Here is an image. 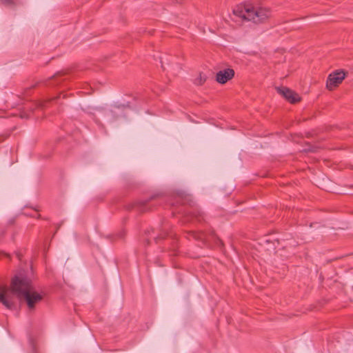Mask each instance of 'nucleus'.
Returning a JSON list of instances; mask_svg holds the SVG:
<instances>
[{"label": "nucleus", "mask_w": 353, "mask_h": 353, "mask_svg": "<svg viewBox=\"0 0 353 353\" xmlns=\"http://www.w3.org/2000/svg\"><path fill=\"white\" fill-rule=\"evenodd\" d=\"M42 298L43 296L34 289L30 279L23 272H20L14 276L10 288L0 287V302L8 309H13L16 305L17 299H19L25 301L28 308L32 310Z\"/></svg>", "instance_id": "nucleus-1"}, {"label": "nucleus", "mask_w": 353, "mask_h": 353, "mask_svg": "<svg viewBox=\"0 0 353 353\" xmlns=\"http://www.w3.org/2000/svg\"><path fill=\"white\" fill-rule=\"evenodd\" d=\"M233 14L254 23H261L270 16V11L267 8L254 7L252 5H240L233 10Z\"/></svg>", "instance_id": "nucleus-2"}, {"label": "nucleus", "mask_w": 353, "mask_h": 353, "mask_svg": "<svg viewBox=\"0 0 353 353\" xmlns=\"http://www.w3.org/2000/svg\"><path fill=\"white\" fill-rule=\"evenodd\" d=\"M345 74L343 71H336L329 75L327 80L326 86L332 90L334 88L339 85L345 79Z\"/></svg>", "instance_id": "nucleus-3"}, {"label": "nucleus", "mask_w": 353, "mask_h": 353, "mask_svg": "<svg viewBox=\"0 0 353 353\" xmlns=\"http://www.w3.org/2000/svg\"><path fill=\"white\" fill-rule=\"evenodd\" d=\"M276 90L290 103H296L301 100V97L297 93L288 88L278 87L276 88Z\"/></svg>", "instance_id": "nucleus-4"}, {"label": "nucleus", "mask_w": 353, "mask_h": 353, "mask_svg": "<svg viewBox=\"0 0 353 353\" xmlns=\"http://www.w3.org/2000/svg\"><path fill=\"white\" fill-rule=\"evenodd\" d=\"M234 76V71L232 69L228 68L220 70L217 72L216 80L221 84L225 83Z\"/></svg>", "instance_id": "nucleus-5"}, {"label": "nucleus", "mask_w": 353, "mask_h": 353, "mask_svg": "<svg viewBox=\"0 0 353 353\" xmlns=\"http://www.w3.org/2000/svg\"><path fill=\"white\" fill-rule=\"evenodd\" d=\"M206 79H207V77L205 74L200 73L199 74L198 77H196L194 79V83L196 85H202L206 81Z\"/></svg>", "instance_id": "nucleus-6"}, {"label": "nucleus", "mask_w": 353, "mask_h": 353, "mask_svg": "<svg viewBox=\"0 0 353 353\" xmlns=\"http://www.w3.org/2000/svg\"><path fill=\"white\" fill-rule=\"evenodd\" d=\"M127 106H128V105L121 104L119 105H114L112 107V110L110 111V114L111 115H113L114 113H116L117 112V110L123 111L125 109V108Z\"/></svg>", "instance_id": "nucleus-7"}, {"label": "nucleus", "mask_w": 353, "mask_h": 353, "mask_svg": "<svg viewBox=\"0 0 353 353\" xmlns=\"http://www.w3.org/2000/svg\"><path fill=\"white\" fill-rule=\"evenodd\" d=\"M2 3L6 6H12L14 4L13 0H2Z\"/></svg>", "instance_id": "nucleus-8"}, {"label": "nucleus", "mask_w": 353, "mask_h": 353, "mask_svg": "<svg viewBox=\"0 0 353 353\" xmlns=\"http://www.w3.org/2000/svg\"><path fill=\"white\" fill-rule=\"evenodd\" d=\"M54 81L57 82V83H59L61 79V77L59 75H57L54 77Z\"/></svg>", "instance_id": "nucleus-9"}, {"label": "nucleus", "mask_w": 353, "mask_h": 353, "mask_svg": "<svg viewBox=\"0 0 353 353\" xmlns=\"http://www.w3.org/2000/svg\"><path fill=\"white\" fill-rule=\"evenodd\" d=\"M161 63H162V68H164L163 62V61H161Z\"/></svg>", "instance_id": "nucleus-10"}]
</instances>
